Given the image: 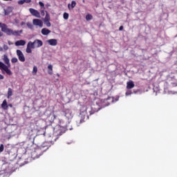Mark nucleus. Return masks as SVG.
<instances>
[{
  "mask_svg": "<svg viewBox=\"0 0 177 177\" xmlns=\"http://www.w3.org/2000/svg\"><path fill=\"white\" fill-rule=\"evenodd\" d=\"M0 50L1 51L3 50V48H2V47H0Z\"/></svg>",
  "mask_w": 177,
  "mask_h": 177,
  "instance_id": "42",
  "label": "nucleus"
},
{
  "mask_svg": "<svg viewBox=\"0 0 177 177\" xmlns=\"http://www.w3.org/2000/svg\"><path fill=\"white\" fill-rule=\"evenodd\" d=\"M25 3H30L31 2V0H24Z\"/></svg>",
  "mask_w": 177,
  "mask_h": 177,
  "instance_id": "33",
  "label": "nucleus"
},
{
  "mask_svg": "<svg viewBox=\"0 0 177 177\" xmlns=\"http://www.w3.org/2000/svg\"><path fill=\"white\" fill-rule=\"evenodd\" d=\"M0 28H1V31L7 34V35H10V32H12V29L8 28L5 24L0 23Z\"/></svg>",
  "mask_w": 177,
  "mask_h": 177,
  "instance_id": "3",
  "label": "nucleus"
},
{
  "mask_svg": "<svg viewBox=\"0 0 177 177\" xmlns=\"http://www.w3.org/2000/svg\"><path fill=\"white\" fill-rule=\"evenodd\" d=\"M92 19H93V17H92L91 15L88 14L86 16V20H87V21H89V20H92Z\"/></svg>",
  "mask_w": 177,
  "mask_h": 177,
  "instance_id": "23",
  "label": "nucleus"
},
{
  "mask_svg": "<svg viewBox=\"0 0 177 177\" xmlns=\"http://www.w3.org/2000/svg\"><path fill=\"white\" fill-rule=\"evenodd\" d=\"M37 73H38V68L35 66H33L32 74V75H35L37 74Z\"/></svg>",
  "mask_w": 177,
  "mask_h": 177,
  "instance_id": "20",
  "label": "nucleus"
},
{
  "mask_svg": "<svg viewBox=\"0 0 177 177\" xmlns=\"http://www.w3.org/2000/svg\"><path fill=\"white\" fill-rule=\"evenodd\" d=\"M19 62V59H17V57H13L11 59V62L12 63H17Z\"/></svg>",
  "mask_w": 177,
  "mask_h": 177,
  "instance_id": "25",
  "label": "nucleus"
},
{
  "mask_svg": "<svg viewBox=\"0 0 177 177\" xmlns=\"http://www.w3.org/2000/svg\"><path fill=\"white\" fill-rule=\"evenodd\" d=\"M68 17H69L68 13L64 12L63 14V18L64 19V20H68Z\"/></svg>",
  "mask_w": 177,
  "mask_h": 177,
  "instance_id": "22",
  "label": "nucleus"
},
{
  "mask_svg": "<svg viewBox=\"0 0 177 177\" xmlns=\"http://www.w3.org/2000/svg\"><path fill=\"white\" fill-rule=\"evenodd\" d=\"M26 25L28 28H30V30H32L34 28V26L30 22H28Z\"/></svg>",
  "mask_w": 177,
  "mask_h": 177,
  "instance_id": "21",
  "label": "nucleus"
},
{
  "mask_svg": "<svg viewBox=\"0 0 177 177\" xmlns=\"http://www.w3.org/2000/svg\"><path fill=\"white\" fill-rule=\"evenodd\" d=\"M47 44H49L50 46H56L57 45V39H50L46 41Z\"/></svg>",
  "mask_w": 177,
  "mask_h": 177,
  "instance_id": "8",
  "label": "nucleus"
},
{
  "mask_svg": "<svg viewBox=\"0 0 177 177\" xmlns=\"http://www.w3.org/2000/svg\"><path fill=\"white\" fill-rule=\"evenodd\" d=\"M16 53L19 62L24 63V62H26V57H24L23 52L20 50H17Z\"/></svg>",
  "mask_w": 177,
  "mask_h": 177,
  "instance_id": "4",
  "label": "nucleus"
},
{
  "mask_svg": "<svg viewBox=\"0 0 177 177\" xmlns=\"http://www.w3.org/2000/svg\"><path fill=\"white\" fill-rule=\"evenodd\" d=\"M3 60L6 63V64H7V66L5 64H3L2 62H0V70L2 74H7L8 75H12L13 73H12V71L9 69V67H10V61L9 60V57H8V55H4Z\"/></svg>",
  "mask_w": 177,
  "mask_h": 177,
  "instance_id": "1",
  "label": "nucleus"
},
{
  "mask_svg": "<svg viewBox=\"0 0 177 177\" xmlns=\"http://www.w3.org/2000/svg\"><path fill=\"white\" fill-rule=\"evenodd\" d=\"M49 20H50V17H49V15H48V13L46 15L45 19H44V21H49Z\"/></svg>",
  "mask_w": 177,
  "mask_h": 177,
  "instance_id": "24",
  "label": "nucleus"
},
{
  "mask_svg": "<svg viewBox=\"0 0 177 177\" xmlns=\"http://www.w3.org/2000/svg\"><path fill=\"white\" fill-rule=\"evenodd\" d=\"M3 49L4 50H8V49H9V46H8L7 45H3Z\"/></svg>",
  "mask_w": 177,
  "mask_h": 177,
  "instance_id": "31",
  "label": "nucleus"
},
{
  "mask_svg": "<svg viewBox=\"0 0 177 177\" xmlns=\"http://www.w3.org/2000/svg\"><path fill=\"white\" fill-rule=\"evenodd\" d=\"M24 3H25L24 0H19V1H18V4L19 5H23Z\"/></svg>",
  "mask_w": 177,
  "mask_h": 177,
  "instance_id": "30",
  "label": "nucleus"
},
{
  "mask_svg": "<svg viewBox=\"0 0 177 177\" xmlns=\"http://www.w3.org/2000/svg\"><path fill=\"white\" fill-rule=\"evenodd\" d=\"M3 149H4L3 144H1V145H0V153H2V151H3Z\"/></svg>",
  "mask_w": 177,
  "mask_h": 177,
  "instance_id": "29",
  "label": "nucleus"
},
{
  "mask_svg": "<svg viewBox=\"0 0 177 177\" xmlns=\"http://www.w3.org/2000/svg\"><path fill=\"white\" fill-rule=\"evenodd\" d=\"M44 24H46L47 27H50V22H49V21H44Z\"/></svg>",
  "mask_w": 177,
  "mask_h": 177,
  "instance_id": "26",
  "label": "nucleus"
},
{
  "mask_svg": "<svg viewBox=\"0 0 177 177\" xmlns=\"http://www.w3.org/2000/svg\"><path fill=\"white\" fill-rule=\"evenodd\" d=\"M29 12H30V13H31V15L32 16H35V17L41 19V14H39V12L38 10L33 9V8H30Z\"/></svg>",
  "mask_w": 177,
  "mask_h": 177,
  "instance_id": "6",
  "label": "nucleus"
},
{
  "mask_svg": "<svg viewBox=\"0 0 177 177\" xmlns=\"http://www.w3.org/2000/svg\"><path fill=\"white\" fill-rule=\"evenodd\" d=\"M8 45H13V43H12L11 41H8Z\"/></svg>",
  "mask_w": 177,
  "mask_h": 177,
  "instance_id": "38",
  "label": "nucleus"
},
{
  "mask_svg": "<svg viewBox=\"0 0 177 177\" xmlns=\"http://www.w3.org/2000/svg\"><path fill=\"white\" fill-rule=\"evenodd\" d=\"M113 102H114V97H109L106 100H104V103H105L104 106H109L110 103H113Z\"/></svg>",
  "mask_w": 177,
  "mask_h": 177,
  "instance_id": "10",
  "label": "nucleus"
},
{
  "mask_svg": "<svg viewBox=\"0 0 177 177\" xmlns=\"http://www.w3.org/2000/svg\"><path fill=\"white\" fill-rule=\"evenodd\" d=\"M1 109L3 110H8L9 109V106L8 105V101L6 100H4L1 104Z\"/></svg>",
  "mask_w": 177,
  "mask_h": 177,
  "instance_id": "13",
  "label": "nucleus"
},
{
  "mask_svg": "<svg viewBox=\"0 0 177 177\" xmlns=\"http://www.w3.org/2000/svg\"><path fill=\"white\" fill-rule=\"evenodd\" d=\"M44 45V43L40 39H35L33 42L29 41L26 47V53H31L32 50L37 48H41Z\"/></svg>",
  "mask_w": 177,
  "mask_h": 177,
  "instance_id": "2",
  "label": "nucleus"
},
{
  "mask_svg": "<svg viewBox=\"0 0 177 177\" xmlns=\"http://www.w3.org/2000/svg\"><path fill=\"white\" fill-rule=\"evenodd\" d=\"M32 24L36 27H40V28H42L44 27V22L39 19H32Z\"/></svg>",
  "mask_w": 177,
  "mask_h": 177,
  "instance_id": "5",
  "label": "nucleus"
},
{
  "mask_svg": "<svg viewBox=\"0 0 177 177\" xmlns=\"http://www.w3.org/2000/svg\"><path fill=\"white\" fill-rule=\"evenodd\" d=\"M2 35H3V34L2 32H0V37H2Z\"/></svg>",
  "mask_w": 177,
  "mask_h": 177,
  "instance_id": "41",
  "label": "nucleus"
},
{
  "mask_svg": "<svg viewBox=\"0 0 177 177\" xmlns=\"http://www.w3.org/2000/svg\"><path fill=\"white\" fill-rule=\"evenodd\" d=\"M41 34L43 35H49V34H50V30H49V29L48 28H44L41 30Z\"/></svg>",
  "mask_w": 177,
  "mask_h": 177,
  "instance_id": "16",
  "label": "nucleus"
},
{
  "mask_svg": "<svg viewBox=\"0 0 177 177\" xmlns=\"http://www.w3.org/2000/svg\"><path fill=\"white\" fill-rule=\"evenodd\" d=\"M41 16H45V11H44V10H41Z\"/></svg>",
  "mask_w": 177,
  "mask_h": 177,
  "instance_id": "32",
  "label": "nucleus"
},
{
  "mask_svg": "<svg viewBox=\"0 0 177 177\" xmlns=\"http://www.w3.org/2000/svg\"><path fill=\"white\" fill-rule=\"evenodd\" d=\"M3 78H5V77L3 75L0 74V80H3Z\"/></svg>",
  "mask_w": 177,
  "mask_h": 177,
  "instance_id": "34",
  "label": "nucleus"
},
{
  "mask_svg": "<svg viewBox=\"0 0 177 177\" xmlns=\"http://www.w3.org/2000/svg\"><path fill=\"white\" fill-rule=\"evenodd\" d=\"M8 107H13V105L12 104H9Z\"/></svg>",
  "mask_w": 177,
  "mask_h": 177,
  "instance_id": "36",
  "label": "nucleus"
},
{
  "mask_svg": "<svg viewBox=\"0 0 177 177\" xmlns=\"http://www.w3.org/2000/svg\"><path fill=\"white\" fill-rule=\"evenodd\" d=\"M3 1H6V2H8V1H13V0H3Z\"/></svg>",
  "mask_w": 177,
  "mask_h": 177,
  "instance_id": "39",
  "label": "nucleus"
},
{
  "mask_svg": "<svg viewBox=\"0 0 177 177\" xmlns=\"http://www.w3.org/2000/svg\"><path fill=\"white\" fill-rule=\"evenodd\" d=\"M39 6H41V8L45 9V4H44V3H42L41 1L39 2Z\"/></svg>",
  "mask_w": 177,
  "mask_h": 177,
  "instance_id": "27",
  "label": "nucleus"
},
{
  "mask_svg": "<svg viewBox=\"0 0 177 177\" xmlns=\"http://www.w3.org/2000/svg\"><path fill=\"white\" fill-rule=\"evenodd\" d=\"M47 71L48 74H49L50 75H52V74H53V66L52 64H48L47 67Z\"/></svg>",
  "mask_w": 177,
  "mask_h": 177,
  "instance_id": "15",
  "label": "nucleus"
},
{
  "mask_svg": "<svg viewBox=\"0 0 177 177\" xmlns=\"http://www.w3.org/2000/svg\"><path fill=\"white\" fill-rule=\"evenodd\" d=\"M23 33V30H13L11 29V32H10L9 35H15L16 37H18L19 35H20V34Z\"/></svg>",
  "mask_w": 177,
  "mask_h": 177,
  "instance_id": "11",
  "label": "nucleus"
},
{
  "mask_svg": "<svg viewBox=\"0 0 177 177\" xmlns=\"http://www.w3.org/2000/svg\"><path fill=\"white\" fill-rule=\"evenodd\" d=\"M24 24H26V22H21V26H24Z\"/></svg>",
  "mask_w": 177,
  "mask_h": 177,
  "instance_id": "37",
  "label": "nucleus"
},
{
  "mask_svg": "<svg viewBox=\"0 0 177 177\" xmlns=\"http://www.w3.org/2000/svg\"><path fill=\"white\" fill-rule=\"evenodd\" d=\"M14 8L12 6L8 7L7 9H4V15L5 16H8V15H10L12 12H13Z\"/></svg>",
  "mask_w": 177,
  "mask_h": 177,
  "instance_id": "9",
  "label": "nucleus"
},
{
  "mask_svg": "<svg viewBox=\"0 0 177 177\" xmlns=\"http://www.w3.org/2000/svg\"><path fill=\"white\" fill-rule=\"evenodd\" d=\"M75 5H77V3L74 1L71 2V4L68 5V9H74L75 8Z\"/></svg>",
  "mask_w": 177,
  "mask_h": 177,
  "instance_id": "18",
  "label": "nucleus"
},
{
  "mask_svg": "<svg viewBox=\"0 0 177 177\" xmlns=\"http://www.w3.org/2000/svg\"><path fill=\"white\" fill-rule=\"evenodd\" d=\"M13 95V90L11 88H8L7 97L8 99H10V97Z\"/></svg>",
  "mask_w": 177,
  "mask_h": 177,
  "instance_id": "17",
  "label": "nucleus"
},
{
  "mask_svg": "<svg viewBox=\"0 0 177 177\" xmlns=\"http://www.w3.org/2000/svg\"><path fill=\"white\" fill-rule=\"evenodd\" d=\"M26 45V41L24 40H18L15 42L16 46H24Z\"/></svg>",
  "mask_w": 177,
  "mask_h": 177,
  "instance_id": "14",
  "label": "nucleus"
},
{
  "mask_svg": "<svg viewBox=\"0 0 177 177\" xmlns=\"http://www.w3.org/2000/svg\"><path fill=\"white\" fill-rule=\"evenodd\" d=\"M123 29H124V27H122V26H120V27L119 28L120 31H122Z\"/></svg>",
  "mask_w": 177,
  "mask_h": 177,
  "instance_id": "35",
  "label": "nucleus"
},
{
  "mask_svg": "<svg viewBox=\"0 0 177 177\" xmlns=\"http://www.w3.org/2000/svg\"><path fill=\"white\" fill-rule=\"evenodd\" d=\"M134 87H135V84L133 83V82H132V80H130L127 82V89H132V88H134Z\"/></svg>",
  "mask_w": 177,
  "mask_h": 177,
  "instance_id": "12",
  "label": "nucleus"
},
{
  "mask_svg": "<svg viewBox=\"0 0 177 177\" xmlns=\"http://www.w3.org/2000/svg\"><path fill=\"white\" fill-rule=\"evenodd\" d=\"M126 96H129L132 95V91H127L125 93Z\"/></svg>",
  "mask_w": 177,
  "mask_h": 177,
  "instance_id": "28",
  "label": "nucleus"
},
{
  "mask_svg": "<svg viewBox=\"0 0 177 177\" xmlns=\"http://www.w3.org/2000/svg\"><path fill=\"white\" fill-rule=\"evenodd\" d=\"M65 115L68 118V120H71V118H73V114H71V112L70 111L66 113Z\"/></svg>",
  "mask_w": 177,
  "mask_h": 177,
  "instance_id": "19",
  "label": "nucleus"
},
{
  "mask_svg": "<svg viewBox=\"0 0 177 177\" xmlns=\"http://www.w3.org/2000/svg\"><path fill=\"white\" fill-rule=\"evenodd\" d=\"M89 113L90 114H92V107L91 106H88L85 109V111H82L80 113L81 115H84V117H86V114Z\"/></svg>",
  "mask_w": 177,
  "mask_h": 177,
  "instance_id": "7",
  "label": "nucleus"
},
{
  "mask_svg": "<svg viewBox=\"0 0 177 177\" xmlns=\"http://www.w3.org/2000/svg\"><path fill=\"white\" fill-rule=\"evenodd\" d=\"M115 102H118V97H117L115 98Z\"/></svg>",
  "mask_w": 177,
  "mask_h": 177,
  "instance_id": "40",
  "label": "nucleus"
}]
</instances>
